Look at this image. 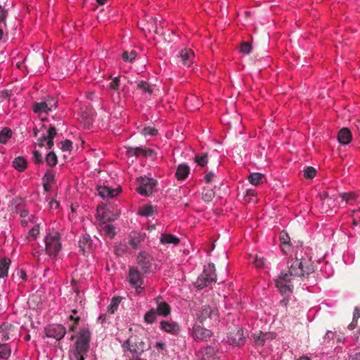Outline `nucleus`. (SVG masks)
<instances>
[{"label": "nucleus", "instance_id": "nucleus-47", "mask_svg": "<svg viewBox=\"0 0 360 360\" xmlns=\"http://www.w3.org/2000/svg\"><path fill=\"white\" fill-rule=\"evenodd\" d=\"M105 211L104 208H98L97 210V213H96L97 217L103 221L112 220V219L105 216Z\"/></svg>", "mask_w": 360, "mask_h": 360}, {"label": "nucleus", "instance_id": "nucleus-11", "mask_svg": "<svg viewBox=\"0 0 360 360\" xmlns=\"http://www.w3.org/2000/svg\"><path fill=\"white\" fill-rule=\"evenodd\" d=\"M191 335L195 341H207L212 336V333L211 330L195 324L193 327Z\"/></svg>", "mask_w": 360, "mask_h": 360}, {"label": "nucleus", "instance_id": "nucleus-45", "mask_svg": "<svg viewBox=\"0 0 360 360\" xmlns=\"http://www.w3.org/2000/svg\"><path fill=\"white\" fill-rule=\"evenodd\" d=\"M141 134L145 136H153L157 135L158 130L153 127H144L142 129Z\"/></svg>", "mask_w": 360, "mask_h": 360}, {"label": "nucleus", "instance_id": "nucleus-49", "mask_svg": "<svg viewBox=\"0 0 360 360\" xmlns=\"http://www.w3.org/2000/svg\"><path fill=\"white\" fill-rule=\"evenodd\" d=\"M72 149V143L70 140H65L61 142V150L63 151H70Z\"/></svg>", "mask_w": 360, "mask_h": 360}, {"label": "nucleus", "instance_id": "nucleus-21", "mask_svg": "<svg viewBox=\"0 0 360 360\" xmlns=\"http://www.w3.org/2000/svg\"><path fill=\"white\" fill-rule=\"evenodd\" d=\"M11 261L9 258H0V278H4L8 276V269Z\"/></svg>", "mask_w": 360, "mask_h": 360}, {"label": "nucleus", "instance_id": "nucleus-31", "mask_svg": "<svg viewBox=\"0 0 360 360\" xmlns=\"http://www.w3.org/2000/svg\"><path fill=\"white\" fill-rule=\"evenodd\" d=\"M101 230L105 237L112 239L115 234V227L112 224H103L101 226Z\"/></svg>", "mask_w": 360, "mask_h": 360}, {"label": "nucleus", "instance_id": "nucleus-29", "mask_svg": "<svg viewBox=\"0 0 360 360\" xmlns=\"http://www.w3.org/2000/svg\"><path fill=\"white\" fill-rule=\"evenodd\" d=\"M200 105V102L199 99L195 96H191L186 99V106L191 110L198 109Z\"/></svg>", "mask_w": 360, "mask_h": 360}, {"label": "nucleus", "instance_id": "nucleus-60", "mask_svg": "<svg viewBox=\"0 0 360 360\" xmlns=\"http://www.w3.org/2000/svg\"><path fill=\"white\" fill-rule=\"evenodd\" d=\"M360 318V307H356L353 313V319L358 321Z\"/></svg>", "mask_w": 360, "mask_h": 360}, {"label": "nucleus", "instance_id": "nucleus-22", "mask_svg": "<svg viewBox=\"0 0 360 360\" xmlns=\"http://www.w3.org/2000/svg\"><path fill=\"white\" fill-rule=\"evenodd\" d=\"M243 338V331L241 329H238L236 334L232 335L230 334L227 336L226 342L231 345H239Z\"/></svg>", "mask_w": 360, "mask_h": 360}, {"label": "nucleus", "instance_id": "nucleus-6", "mask_svg": "<svg viewBox=\"0 0 360 360\" xmlns=\"http://www.w3.org/2000/svg\"><path fill=\"white\" fill-rule=\"evenodd\" d=\"M136 191L141 195L148 196L153 193L155 181L148 177H139L137 179Z\"/></svg>", "mask_w": 360, "mask_h": 360}, {"label": "nucleus", "instance_id": "nucleus-53", "mask_svg": "<svg viewBox=\"0 0 360 360\" xmlns=\"http://www.w3.org/2000/svg\"><path fill=\"white\" fill-rule=\"evenodd\" d=\"M122 246V244L120 243L119 246H116L115 249V254L117 255H121L122 252H124L127 250V246L125 245H123V248H120Z\"/></svg>", "mask_w": 360, "mask_h": 360}, {"label": "nucleus", "instance_id": "nucleus-8", "mask_svg": "<svg viewBox=\"0 0 360 360\" xmlns=\"http://www.w3.org/2000/svg\"><path fill=\"white\" fill-rule=\"evenodd\" d=\"M128 281L131 286L135 288L137 294L143 292L144 288L142 287L143 278L140 273L134 268H130L128 274Z\"/></svg>", "mask_w": 360, "mask_h": 360}, {"label": "nucleus", "instance_id": "nucleus-12", "mask_svg": "<svg viewBox=\"0 0 360 360\" xmlns=\"http://www.w3.org/2000/svg\"><path fill=\"white\" fill-rule=\"evenodd\" d=\"M156 304L155 312L160 316L167 317L171 314V307L162 297H157L154 300Z\"/></svg>", "mask_w": 360, "mask_h": 360}, {"label": "nucleus", "instance_id": "nucleus-59", "mask_svg": "<svg viewBox=\"0 0 360 360\" xmlns=\"http://www.w3.org/2000/svg\"><path fill=\"white\" fill-rule=\"evenodd\" d=\"M18 276L23 281H25L27 279V274H26L25 271H24L22 269H20V271L18 272Z\"/></svg>", "mask_w": 360, "mask_h": 360}, {"label": "nucleus", "instance_id": "nucleus-3", "mask_svg": "<svg viewBox=\"0 0 360 360\" xmlns=\"http://www.w3.org/2000/svg\"><path fill=\"white\" fill-rule=\"evenodd\" d=\"M45 252L51 259H55L62 250L60 235L58 232L49 233L44 237Z\"/></svg>", "mask_w": 360, "mask_h": 360}, {"label": "nucleus", "instance_id": "nucleus-33", "mask_svg": "<svg viewBox=\"0 0 360 360\" xmlns=\"http://www.w3.org/2000/svg\"><path fill=\"white\" fill-rule=\"evenodd\" d=\"M72 314L69 316V328L72 332H75L77 325L79 324V317L75 316L76 311H72Z\"/></svg>", "mask_w": 360, "mask_h": 360}, {"label": "nucleus", "instance_id": "nucleus-15", "mask_svg": "<svg viewBox=\"0 0 360 360\" xmlns=\"http://www.w3.org/2000/svg\"><path fill=\"white\" fill-rule=\"evenodd\" d=\"M160 328L164 332L173 335H178L181 330L179 325L173 321H160Z\"/></svg>", "mask_w": 360, "mask_h": 360}, {"label": "nucleus", "instance_id": "nucleus-61", "mask_svg": "<svg viewBox=\"0 0 360 360\" xmlns=\"http://www.w3.org/2000/svg\"><path fill=\"white\" fill-rule=\"evenodd\" d=\"M34 159L35 162H37V163L41 162V160H42V157H41V155L40 154V153L35 150L34 152Z\"/></svg>", "mask_w": 360, "mask_h": 360}, {"label": "nucleus", "instance_id": "nucleus-18", "mask_svg": "<svg viewBox=\"0 0 360 360\" xmlns=\"http://www.w3.org/2000/svg\"><path fill=\"white\" fill-rule=\"evenodd\" d=\"M160 242L162 245H178L180 243V239L170 233H162L160 237Z\"/></svg>", "mask_w": 360, "mask_h": 360}, {"label": "nucleus", "instance_id": "nucleus-56", "mask_svg": "<svg viewBox=\"0 0 360 360\" xmlns=\"http://www.w3.org/2000/svg\"><path fill=\"white\" fill-rule=\"evenodd\" d=\"M49 207L53 210H57L59 207V202L56 200L52 199L49 203Z\"/></svg>", "mask_w": 360, "mask_h": 360}, {"label": "nucleus", "instance_id": "nucleus-24", "mask_svg": "<svg viewBox=\"0 0 360 360\" xmlns=\"http://www.w3.org/2000/svg\"><path fill=\"white\" fill-rule=\"evenodd\" d=\"M128 154L130 155L134 156H151L153 154V150L148 148H132L128 150Z\"/></svg>", "mask_w": 360, "mask_h": 360}, {"label": "nucleus", "instance_id": "nucleus-5", "mask_svg": "<svg viewBox=\"0 0 360 360\" xmlns=\"http://www.w3.org/2000/svg\"><path fill=\"white\" fill-rule=\"evenodd\" d=\"M124 352L135 356L143 351V343L136 336H130L122 345Z\"/></svg>", "mask_w": 360, "mask_h": 360}, {"label": "nucleus", "instance_id": "nucleus-39", "mask_svg": "<svg viewBox=\"0 0 360 360\" xmlns=\"http://www.w3.org/2000/svg\"><path fill=\"white\" fill-rule=\"evenodd\" d=\"M136 57V53L135 51L131 50V51H124L122 54V58L124 61L131 63Z\"/></svg>", "mask_w": 360, "mask_h": 360}, {"label": "nucleus", "instance_id": "nucleus-43", "mask_svg": "<svg viewBox=\"0 0 360 360\" xmlns=\"http://www.w3.org/2000/svg\"><path fill=\"white\" fill-rule=\"evenodd\" d=\"M57 157L55 153L50 152L46 155V162L50 167H53L57 164Z\"/></svg>", "mask_w": 360, "mask_h": 360}, {"label": "nucleus", "instance_id": "nucleus-1", "mask_svg": "<svg viewBox=\"0 0 360 360\" xmlns=\"http://www.w3.org/2000/svg\"><path fill=\"white\" fill-rule=\"evenodd\" d=\"M313 271V266L308 258L291 259L288 261L287 269L283 270L275 280L276 286L285 297L280 301L282 307H286L288 304L287 299L292 292V281L297 277L304 276Z\"/></svg>", "mask_w": 360, "mask_h": 360}, {"label": "nucleus", "instance_id": "nucleus-38", "mask_svg": "<svg viewBox=\"0 0 360 360\" xmlns=\"http://www.w3.org/2000/svg\"><path fill=\"white\" fill-rule=\"evenodd\" d=\"M39 234V225H34L29 231L27 235V240L31 242L37 239Z\"/></svg>", "mask_w": 360, "mask_h": 360}, {"label": "nucleus", "instance_id": "nucleus-13", "mask_svg": "<svg viewBox=\"0 0 360 360\" xmlns=\"http://www.w3.org/2000/svg\"><path fill=\"white\" fill-rule=\"evenodd\" d=\"M98 194L103 199L112 198L118 195L120 192L119 187L116 188H112L107 185H98L97 186Z\"/></svg>", "mask_w": 360, "mask_h": 360}, {"label": "nucleus", "instance_id": "nucleus-10", "mask_svg": "<svg viewBox=\"0 0 360 360\" xmlns=\"http://www.w3.org/2000/svg\"><path fill=\"white\" fill-rule=\"evenodd\" d=\"M137 263L145 272H149L153 270V258L146 252H141L137 256Z\"/></svg>", "mask_w": 360, "mask_h": 360}, {"label": "nucleus", "instance_id": "nucleus-42", "mask_svg": "<svg viewBox=\"0 0 360 360\" xmlns=\"http://www.w3.org/2000/svg\"><path fill=\"white\" fill-rule=\"evenodd\" d=\"M195 162L201 167H205L208 162L207 155L206 153L198 154L195 156Z\"/></svg>", "mask_w": 360, "mask_h": 360}, {"label": "nucleus", "instance_id": "nucleus-23", "mask_svg": "<svg viewBox=\"0 0 360 360\" xmlns=\"http://www.w3.org/2000/svg\"><path fill=\"white\" fill-rule=\"evenodd\" d=\"M200 352L203 354L200 360H218L215 356V349L211 346L202 348Z\"/></svg>", "mask_w": 360, "mask_h": 360}, {"label": "nucleus", "instance_id": "nucleus-50", "mask_svg": "<svg viewBox=\"0 0 360 360\" xmlns=\"http://www.w3.org/2000/svg\"><path fill=\"white\" fill-rule=\"evenodd\" d=\"M352 220H353V224L354 226L358 225L360 224V210H354L352 212Z\"/></svg>", "mask_w": 360, "mask_h": 360}, {"label": "nucleus", "instance_id": "nucleus-9", "mask_svg": "<svg viewBox=\"0 0 360 360\" xmlns=\"http://www.w3.org/2000/svg\"><path fill=\"white\" fill-rule=\"evenodd\" d=\"M65 333L66 329L61 324H49L45 328L46 336L56 340L63 339Z\"/></svg>", "mask_w": 360, "mask_h": 360}, {"label": "nucleus", "instance_id": "nucleus-57", "mask_svg": "<svg viewBox=\"0 0 360 360\" xmlns=\"http://www.w3.org/2000/svg\"><path fill=\"white\" fill-rule=\"evenodd\" d=\"M214 194L212 191H208L207 193L203 194V199L205 201H210L212 199Z\"/></svg>", "mask_w": 360, "mask_h": 360}, {"label": "nucleus", "instance_id": "nucleus-19", "mask_svg": "<svg viewBox=\"0 0 360 360\" xmlns=\"http://www.w3.org/2000/svg\"><path fill=\"white\" fill-rule=\"evenodd\" d=\"M352 139V133L347 128H342L338 133V140L342 145L349 144Z\"/></svg>", "mask_w": 360, "mask_h": 360}, {"label": "nucleus", "instance_id": "nucleus-64", "mask_svg": "<svg viewBox=\"0 0 360 360\" xmlns=\"http://www.w3.org/2000/svg\"><path fill=\"white\" fill-rule=\"evenodd\" d=\"M333 336H334V333H333V331L328 330V331L326 333V335H325L324 338H325V339H333Z\"/></svg>", "mask_w": 360, "mask_h": 360}, {"label": "nucleus", "instance_id": "nucleus-48", "mask_svg": "<svg viewBox=\"0 0 360 360\" xmlns=\"http://www.w3.org/2000/svg\"><path fill=\"white\" fill-rule=\"evenodd\" d=\"M252 51V46L248 42H243L241 44L240 47V51L245 53L248 54Z\"/></svg>", "mask_w": 360, "mask_h": 360}, {"label": "nucleus", "instance_id": "nucleus-30", "mask_svg": "<svg viewBox=\"0 0 360 360\" xmlns=\"http://www.w3.org/2000/svg\"><path fill=\"white\" fill-rule=\"evenodd\" d=\"M253 264L256 268L264 270L265 272H267L269 269L266 260L263 257L257 255L254 258Z\"/></svg>", "mask_w": 360, "mask_h": 360}, {"label": "nucleus", "instance_id": "nucleus-36", "mask_svg": "<svg viewBox=\"0 0 360 360\" xmlns=\"http://www.w3.org/2000/svg\"><path fill=\"white\" fill-rule=\"evenodd\" d=\"M11 353V347L8 344H0V359H8Z\"/></svg>", "mask_w": 360, "mask_h": 360}, {"label": "nucleus", "instance_id": "nucleus-7", "mask_svg": "<svg viewBox=\"0 0 360 360\" xmlns=\"http://www.w3.org/2000/svg\"><path fill=\"white\" fill-rule=\"evenodd\" d=\"M57 108V103L54 99H49L46 101L35 103L32 106L33 111L39 116L47 115L49 112Z\"/></svg>", "mask_w": 360, "mask_h": 360}, {"label": "nucleus", "instance_id": "nucleus-27", "mask_svg": "<svg viewBox=\"0 0 360 360\" xmlns=\"http://www.w3.org/2000/svg\"><path fill=\"white\" fill-rule=\"evenodd\" d=\"M13 167L19 172H23L27 168V161L22 157H17L13 161Z\"/></svg>", "mask_w": 360, "mask_h": 360}, {"label": "nucleus", "instance_id": "nucleus-14", "mask_svg": "<svg viewBox=\"0 0 360 360\" xmlns=\"http://www.w3.org/2000/svg\"><path fill=\"white\" fill-rule=\"evenodd\" d=\"M178 58L184 66L190 68L193 63L195 54L192 49L185 48L179 52Z\"/></svg>", "mask_w": 360, "mask_h": 360}, {"label": "nucleus", "instance_id": "nucleus-35", "mask_svg": "<svg viewBox=\"0 0 360 360\" xmlns=\"http://www.w3.org/2000/svg\"><path fill=\"white\" fill-rule=\"evenodd\" d=\"M90 239L89 236H83L79 241V248L84 252L90 250Z\"/></svg>", "mask_w": 360, "mask_h": 360}, {"label": "nucleus", "instance_id": "nucleus-17", "mask_svg": "<svg viewBox=\"0 0 360 360\" xmlns=\"http://www.w3.org/2000/svg\"><path fill=\"white\" fill-rule=\"evenodd\" d=\"M198 318L200 322H203L207 318L217 320L218 318V311L212 309L210 306H203L198 314Z\"/></svg>", "mask_w": 360, "mask_h": 360}, {"label": "nucleus", "instance_id": "nucleus-4", "mask_svg": "<svg viewBox=\"0 0 360 360\" xmlns=\"http://www.w3.org/2000/svg\"><path fill=\"white\" fill-rule=\"evenodd\" d=\"M217 276L215 274V267L213 264H209L205 266L202 273L198 276L195 282V286L198 289H203L212 283H215Z\"/></svg>", "mask_w": 360, "mask_h": 360}, {"label": "nucleus", "instance_id": "nucleus-46", "mask_svg": "<svg viewBox=\"0 0 360 360\" xmlns=\"http://www.w3.org/2000/svg\"><path fill=\"white\" fill-rule=\"evenodd\" d=\"M316 173V169L312 167H308L304 170V176L306 179H313Z\"/></svg>", "mask_w": 360, "mask_h": 360}, {"label": "nucleus", "instance_id": "nucleus-62", "mask_svg": "<svg viewBox=\"0 0 360 360\" xmlns=\"http://www.w3.org/2000/svg\"><path fill=\"white\" fill-rule=\"evenodd\" d=\"M358 321L352 319V321L348 325V329L350 330H354L357 326Z\"/></svg>", "mask_w": 360, "mask_h": 360}, {"label": "nucleus", "instance_id": "nucleus-20", "mask_svg": "<svg viewBox=\"0 0 360 360\" xmlns=\"http://www.w3.org/2000/svg\"><path fill=\"white\" fill-rule=\"evenodd\" d=\"M190 173V167L186 164H181L178 166L175 174L179 181L184 180Z\"/></svg>", "mask_w": 360, "mask_h": 360}, {"label": "nucleus", "instance_id": "nucleus-16", "mask_svg": "<svg viewBox=\"0 0 360 360\" xmlns=\"http://www.w3.org/2000/svg\"><path fill=\"white\" fill-rule=\"evenodd\" d=\"M56 134V129L54 127H50L47 131L46 134L44 135L41 138L39 139V144L41 146H46L47 148L50 149L53 146V138Z\"/></svg>", "mask_w": 360, "mask_h": 360}, {"label": "nucleus", "instance_id": "nucleus-26", "mask_svg": "<svg viewBox=\"0 0 360 360\" xmlns=\"http://www.w3.org/2000/svg\"><path fill=\"white\" fill-rule=\"evenodd\" d=\"M264 179V175L258 172L251 173L248 177L249 182L253 186H258L262 184Z\"/></svg>", "mask_w": 360, "mask_h": 360}, {"label": "nucleus", "instance_id": "nucleus-63", "mask_svg": "<svg viewBox=\"0 0 360 360\" xmlns=\"http://www.w3.org/2000/svg\"><path fill=\"white\" fill-rule=\"evenodd\" d=\"M257 195V191L253 188H248L246 190V195L247 196H255Z\"/></svg>", "mask_w": 360, "mask_h": 360}, {"label": "nucleus", "instance_id": "nucleus-52", "mask_svg": "<svg viewBox=\"0 0 360 360\" xmlns=\"http://www.w3.org/2000/svg\"><path fill=\"white\" fill-rule=\"evenodd\" d=\"M214 174L212 172H207L204 177L205 182L208 184L211 183L214 180Z\"/></svg>", "mask_w": 360, "mask_h": 360}, {"label": "nucleus", "instance_id": "nucleus-34", "mask_svg": "<svg viewBox=\"0 0 360 360\" xmlns=\"http://www.w3.org/2000/svg\"><path fill=\"white\" fill-rule=\"evenodd\" d=\"M157 315L155 309H150L144 316L145 322L148 324L153 323L157 319Z\"/></svg>", "mask_w": 360, "mask_h": 360}, {"label": "nucleus", "instance_id": "nucleus-37", "mask_svg": "<svg viewBox=\"0 0 360 360\" xmlns=\"http://www.w3.org/2000/svg\"><path fill=\"white\" fill-rule=\"evenodd\" d=\"M154 210L152 205H145L141 207L139 211L138 214L143 217H149L153 214Z\"/></svg>", "mask_w": 360, "mask_h": 360}, {"label": "nucleus", "instance_id": "nucleus-58", "mask_svg": "<svg viewBox=\"0 0 360 360\" xmlns=\"http://www.w3.org/2000/svg\"><path fill=\"white\" fill-rule=\"evenodd\" d=\"M154 347L158 350H165V344L162 341L156 342Z\"/></svg>", "mask_w": 360, "mask_h": 360}, {"label": "nucleus", "instance_id": "nucleus-40", "mask_svg": "<svg viewBox=\"0 0 360 360\" xmlns=\"http://www.w3.org/2000/svg\"><path fill=\"white\" fill-rule=\"evenodd\" d=\"M138 89H139L143 93H148L150 95L153 92L152 87L149 83L143 81H141L138 84Z\"/></svg>", "mask_w": 360, "mask_h": 360}, {"label": "nucleus", "instance_id": "nucleus-51", "mask_svg": "<svg viewBox=\"0 0 360 360\" xmlns=\"http://www.w3.org/2000/svg\"><path fill=\"white\" fill-rule=\"evenodd\" d=\"M120 86V78L118 77H115L110 83V89L113 90H117Z\"/></svg>", "mask_w": 360, "mask_h": 360}, {"label": "nucleus", "instance_id": "nucleus-54", "mask_svg": "<svg viewBox=\"0 0 360 360\" xmlns=\"http://www.w3.org/2000/svg\"><path fill=\"white\" fill-rule=\"evenodd\" d=\"M321 198L323 203L329 204L330 201H331V198H329L328 192H323L321 194Z\"/></svg>", "mask_w": 360, "mask_h": 360}, {"label": "nucleus", "instance_id": "nucleus-44", "mask_svg": "<svg viewBox=\"0 0 360 360\" xmlns=\"http://www.w3.org/2000/svg\"><path fill=\"white\" fill-rule=\"evenodd\" d=\"M54 180H55L54 171H53L51 169L48 170L44 174V176L43 178V181L44 183L52 184V183H53Z\"/></svg>", "mask_w": 360, "mask_h": 360}, {"label": "nucleus", "instance_id": "nucleus-2", "mask_svg": "<svg viewBox=\"0 0 360 360\" xmlns=\"http://www.w3.org/2000/svg\"><path fill=\"white\" fill-rule=\"evenodd\" d=\"M90 339L91 333L89 328L85 326L80 328L75 342V360H84V356L89 348Z\"/></svg>", "mask_w": 360, "mask_h": 360}, {"label": "nucleus", "instance_id": "nucleus-55", "mask_svg": "<svg viewBox=\"0 0 360 360\" xmlns=\"http://www.w3.org/2000/svg\"><path fill=\"white\" fill-rule=\"evenodd\" d=\"M17 212L19 214V215L20 216V217L22 218H25L26 217L28 216V210L25 209V208H18V211Z\"/></svg>", "mask_w": 360, "mask_h": 360}, {"label": "nucleus", "instance_id": "nucleus-41", "mask_svg": "<svg viewBox=\"0 0 360 360\" xmlns=\"http://www.w3.org/2000/svg\"><path fill=\"white\" fill-rule=\"evenodd\" d=\"M342 201L347 204H351L356 198V195L354 193H344L340 195Z\"/></svg>", "mask_w": 360, "mask_h": 360}, {"label": "nucleus", "instance_id": "nucleus-25", "mask_svg": "<svg viewBox=\"0 0 360 360\" xmlns=\"http://www.w3.org/2000/svg\"><path fill=\"white\" fill-rule=\"evenodd\" d=\"M275 338V335L272 333H263L261 331L259 333V334H255L254 335V340L256 345L262 346L264 345L265 341L267 339H273Z\"/></svg>", "mask_w": 360, "mask_h": 360}, {"label": "nucleus", "instance_id": "nucleus-28", "mask_svg": "<svg viewBox=\"0 0 360 360\" xmlns=\"http://www.w3.org/2000/svg\"><path fill=\"white\" fill-rule=\"evenodd\" d=\"M13 136V131L9 127H4L0 131V143L6 144Z\"/></svg>", "mask_w": 360, "mask_h": 360}, {"label": "nucleus", "instance_id": "nucleus-32", "mask_svg": "<svg viewBox=\"0 0 360 360\" xmlns=\"http://www.w3.org/2000/svg\"><path fill=\"white\" fill-rule=\"evenodd\" d=\"M122 298L120 297H114L112 298L110 304L108 307V311L110 314H114L121 302Z\"/></svg>", "mask_w": 360, "mask_h": 360}]
</instances>
